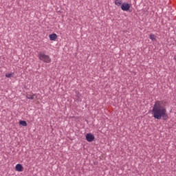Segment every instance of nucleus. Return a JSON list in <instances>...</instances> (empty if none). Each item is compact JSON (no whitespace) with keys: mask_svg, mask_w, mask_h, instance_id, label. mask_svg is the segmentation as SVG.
Here are the masks:
<instances>
[{"mask_svg":"<svg viewBox=\"0 0 176 176\" xmlns=\"http://www.w3.org/2000/svg\"><path fill=\"white\" fill-rule=\"evenodd\" d=\"M163 105V101H155L153 109L151 111L152 115L157 120H168V114H167V109Z\"/></svg>","mask_w":176,"mask_h":176,"instance_id":"1","label":"nucleus"},{"mask_svg":"<svg viewBox=\"0 0 176 176\" xmlns=\"http://www.w3.org/2000/svg\"><path fill=\"white\" fill-rule=\"evenodd\" d=\"M38 57L41 61H43V63H46L47 64H50L52 63V58L49 55H46L44 52H40L38 53Z\"/></svg>","mask_w":176,"mask_h":176,"instance_id":"2","label":"nucleus"},{"mask_svg":"<svg viewBox=\"0 0 176 176\" xmlns=\"http://www.w3.org/2000/svg\"><path fill=\"white\" fill-rule=\"evenodd\" d=\"M130 8H131V4L126 2L123 3L121 6V9L123 12H129Z\"/></svg>","mask_w":176,"mask_h":176,"instance_id":"3","label":"nucleus"},{"mask_svg":"<svg viewBox=\"0 0 176 176\" xmlns=\"http://www.w3.org/2000/svg\"><path fill=\"white\" fill-rule=\"evenodd\" d=\"M85 138L88 142H93V140H95L96 138L92 133H87Z\"/></svg>","mask_w":176,"mask_h":176,"instance_id":"4","label":"nucleus"},{"mask_svg":"<svg viewBox=\"0 0 176 176\" xmlns=\"http://www.w3.org/2000/svg\"><path fill=\"white\" fill-rule=\"evenodd\" d=\"M15 170L19 173H21V171L24 170V167H23V165H21V164H17L15 166Z\"/></svg>","mask_w":176,"mask_h":176,"instance_id":"5","label":"nucleus"},{"mask_svg":"<svg viewBox=\"0 0 176 176\" xmlns=\"http://www.w3.org/2000/svg\"><path fill=\"white\" fill-rule=\"evenodd\" d=\"M50 41H55L57 39V34L54 33L52 34H50Z\"/></svg>","mask_w":176,"mask_h":176,"instance_id":"6","label":"nucleus"},{"mask_svg":"<svg viewBox=\"0 0 176 176\" xmlns=\"http://www.w3.org/2000/svg\"><path fill=\"white\" fill-rule=\"evenodd\" d=\"M114 3L116 6H122L123 1L122 0H114Z\"/></svg>","mask_w":176,"mask_h":176,"instance_id":"7","label":"nucleus"},{"mask_svg":"<svg viewBox=\"0 0 176 176\" xmlns=\"http://www.w3.org/2000/svg\"><path fill=\"white\" fill-rule=\"evenodd\" d=\"M19 125L23 126V127H27L28 126L27 121L25 120L19 121Z\"/></svg>","mask_w":176,"mask_h":176,"instance_id":"8","label":"nucleus"},{"mask_svg":"<svg viewBox=\"0 0 176 176\" xmlns=\"http://www.w3.org/2000/svg\"><path fill=\"white\" fill-rule=\"evenodd\" d=\"M34 97H35V94H33V95L27 94V95H26V98H27L28 100H34Z\"/></svg>","mask_w":176,"mask_h":176,"instance_id":"9","label":"nucleus"},{"mask_svg":"<svg viewBox=\"0 0 176 176\" xmlns=\"http://www.w3.org/2000/svg\"><path fill=\"white\" fill-rule=\"evenodd\" d=\"M149 38L153 42H155L156 41V37L155 36V34H150Z\"/></svg>","mask_w":176,"mask_h":176,"instance_id":"10","label":"nucleus"},{"mask_svg":"<svg viewBox=\"0 0 176 176\" xmlns=\"http://www.w3.org/2000/svg\"><path fill=\"white\" fill-rule=\"evenodd\" d=\"M14 75V72L6 74V78H13Z\"/></svg>","mask_w":176,"mask_h":176,"instance_id":"11","label":"nucleus"},{"mask_svg":"<svg viewBox=\"0 0 176 176\" xmlns=\"http://www.w3.org/2000/svg\"><path fill=\"white\" fill-rule=\"evenodd\" d=\"M77 101H82V99L80 98V94L78 92L76 95Z\"/></svg>","mask_w":176,"mask_h":176,"instance_id":"12","label":"nucleus"},{"mask_svg":"<svg viewBox=\"0 0 176 176\" xmlns=\"http://www.w3.org/2000/svg\"><path fill=\"white\" fill-rule=\"evenodd\" d=\"M173 58L176 61V56H175Z\"/></svg>","mask_w":176,"mask_h":176,"instance_id":"13","label":"nucleus"},{"mask_svg":"<svg viewBox=\"0 0 176 176\" xmlns=\"http://www.w3.org/2000/svg\"><path fill=\"white\" fill-rule=\"evenodd\" d=\"M175 46H176V41H175Z\"/></svg>","mask_w":176,"mask_h":176,"instance_id":"14","label":"nucleus"}]
</instances>
